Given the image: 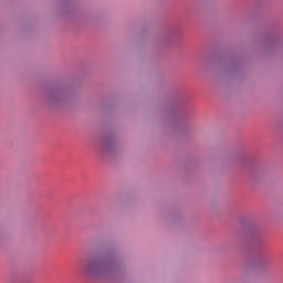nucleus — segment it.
<instances>
[{"label": "nucleus", "instance_id": "1", "mask_svg": "<svg viewBox=\"0 0 283 283\" xmlns=\"http://www.w3.org/2000/svg\"><path fill=\"white\" fill-rule=\"evenodd\" d=\"M101 269H103V263L101 261H90L84 265V270L88 271L90 273L101 271Z\"/></svg>", "mask_w": 283, "mask_h": 283}]
</instances>
